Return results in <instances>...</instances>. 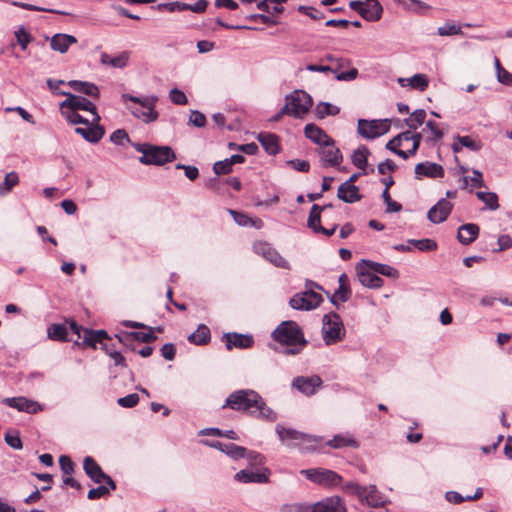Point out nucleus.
I'll return each mask as SVG.
<instances>
[{"instance_id": "nucleus-34", "label": "nucleus", "mask_w": 512, "mask_h": 512, "mask_svg": "<svg viewBox=\"0 0 512 512\" xmlns=\"http://www.w3.org/2000/svg\"><path fill=\"white\" fill-rule=\"evenodd\" d=\"M362 17L368 21H378L383 12L381 4L377 0H365Z\"/></svg>"}, {"instance_id": "nucleus-7", "label": "nucleus", "mask_w": 512, "mask_h": 512, "mask_svg": "<svg viewBox=\"0 0 512 512\" xmlns=\"http://www.w3.org/2000/svg\"><path fill=\"white\" fill-rule=\"evenodd\" d=\"M345 336V328L341 317L336 313L326 314L323 317L322 338L326 345H333Z\"/></svg>"}, {"instance_id": "nucleus-19", "label": "nucleus", "mask_w": 512, "mask_h": 512, "mask_svg": "<svg viewBox=\"0 0 512 512\" xmlns=\"http://www.w3.org/2000/svg\"><path fill=\"white\" fill-rule=\"evenodd\" d=\"M319 155L324 166H339L343 161V156L339 148L336 147L333 138L321 148H319Z\"/></svg>"}, {"instance_id": "nucleus-27", "label": "nucleus", "mask_w": 512, "mask_h": 512, "mask_svg": "<svg viewBox=\"0 0 512 512\" xmlns=\"http://www.w3.org/2000/svg\"><path fill=\"white\" fill-rule=\"evenodd\" d=\"M479 231L480 229L477 224H463L458 228L457 238L461 244L469 245L476 240Z\"/></svg>"}, {"instance_id": "nucleus-32", "label": "nucleus", "mask_w": 512, "mask_h": 512, "mask_svg": "<svg viewBox=\"0 0 512 512\" xmlns=\"http://www.w3.org/2000/svg\"><path fill=\"white\" fill-rule=\"evenodd\" d=\"M362 264L376 274H380L390 278H398L399 276L398 270L387 264H382L370 260H362Z\"/></svg>"}, {"instance_id": "nucleus-3", "label": "nucleus", "mask_w": 512, "mask_h": 512, "mask_svg": "<svg viewBox=\"0 0 512 512\" xmlns=\"http://www.w3.org/2000/svg\"><path fill=\"white\" fill-rule=\"evenodd\" d=\"M121 98L124 102L130 101L134 104L127 105V109L135 118L140 119L146 124L152 123L158 119L159 113L155 109L158 101L157 96L150 95L141 98L124 93Z\"/></svg>"}, {"instance_id": "nucleus-53", "label": "nucleus", "mask_w": 512, "mask_h": 512, "mask_svg": "<svg viewBox=\"0 0 512 512\" xmlns=\"http://www.w3.org/2000/svg\"><path fill=\"white\" fill-rule=\"evenodd\" d=\"M4 440L7 443V445H9L13 449L19 450L22 449L23 447L18 431L6 432L4 435Z\"/></svg>"}, {"instance_id": "nucleus-18", "label": "nucleus", "mask_w": 512, "mask_h": 512, "mask_svg": "<svg viewBox=\"0 0 512 512\" xmlns=\"http://www.w3.org/2000/svg\"><path fill=\"white\" fill-rule=\"evenodd\" d=\"M322 379L317 376H298L294 378L292 387L306 396H311L321 387Z\"/></svg>"}, {"instance_id": "nucleus-45", "label": "nucleus", "mask_w": 512, "mask_h": 512, "mask_svg": "<svg viewBox=\"0 0 512 512\" xmlns=\"http://www.w3.org/2000/svg\"><path fill=\"white\" fill-rule=\"evenodd\" d=\"M19 176L16 172L12 171L5 175L4 181L0 184V196H6L12 189L18 185Z\"/></svg>"}, {"instance_id": "nucleus-36", "label": "nucleus", "mask_w": 512, "mask_h": 512, "mask_svg": "<svg viewBox=\"0 0 512 512\" xmlns=\"http://www.w3.org/2000/svg\"><path fill=\"white\" fill-rule=\"evenodd\" d=\"M230 215L233 217L234 221L242 227L252 226L257 229H260L263 227V221L259 218L253 219L249 217L247 214L238 212L235 210H228Z\"/></svg>"}, {"instance_id": "nucleus-23", "label": "nucleus", "mask_w": 512, "mask_h": 512, "mask_svg": "<svg viewBox=\"0 0 512 512\" xmlns=\"http://www.w3.org/2000/svg\"><path fill=\"white\" fill-rule=\"evenodd\" d=\"M269 470L243 469L235 474V479L242 483H266L269 479Z\"/></svg>"}, {"instance_id": "nucleus-16", "label": "nucleus", "mask_w": 512, "mask_h": 512, "mask_svg": "<svg viewBox=\"0 0 512 512\" xmlns=\"http://www.w3.org/2000/svg\"><path fill=\"white\" fill-rule=\"evenodd\" d=\"M2 403L19 412H26L28 414H37L43 411V406L39 402L24 396L4 398Z\"/></svg>"}, {"instance_id": "nucleus-15", "label": "nucleus", "mask_w": 512, "mask_h": 512, "mask_svg": "<svg viewBox=\"0 0 512 512\" xmlns=\"http://www.w3.org/2000/svg\"><path fill=\"white\" fill-rule=\"evenodd\" d=\"M83 469L88 477L95 483L101 484L105 482L111 490L116 489V483L113 479L105 474L99 464L90 456L84 458Z\"/></svg>"}, {"instance_id": "nucleus-44", "label": "nucleus", "mask_w": 512, "mask_h": 512, "mask_svg": "<svg viewBox=\"0 0 512 512\" xmlns=\"http://www.w3.org/2000/svg\"><path fill=\"white\" fill-rule=\"evenodd\" d=\"M370 154V151L365 146L358 147L352 155V163L358 169L364 170L367 166V158Z\"/></svg>"}, {"instance_id": "nucleus-58", "label": "nucleus", "mask_w": 512, "mask_h": 512, "mask_svg": "<svg viewBox=\"0 0 512 512\" xmlns=\"http://www.w3.org/2000/svg\"><path fill=\"white\" fill-rule=\"evenodd\" d=\"M118 405L124 408H132L139 403V396L136 393L129 394L117 400Z\"/></svg>"}, {"instance_id": "nucleus-25", "label": "nucleus", "mask_w": 512, "mask_h": 512, "mask_svg": "<svg viewBox=\"0 0 512 512\" xmlns=\"http://www.w3.org/2000/svg\"><path fill=\"white\" fill-rule=\"evenodd\" d=\"M304 135L320 148L332 139L322 128L313 123L306 124Z\"/></svg>"}, {"instance_id": "nucleus-29", "label": "nucleus", "mask_w": 512, "mask_h": 512, "mask_svg": "<svg viewBox=\"0 0 512 512\" xmlns=\"http://www.w3.org/2000/svg\"><path fill=\"white\" fill-rule=\"evenodd\" d=\"M130 58V53L123 51L116 56H111L106 52H103L100 56V62L103 65H108L113 68L122 69L127 66Z\"/></svg>"}, {"instance_id": "nucleus-43", "label": "nucleus", "mask_w": 512, "mask_h": 512, "mask_svg": "<svg viewBox=\"0 0 512 512\" xmlns=\"http://www.w3.org/2000/svg\"><path fill=\"white\" fill-rule=\"evenodd\" d=\"M340 108L328 102H320L315 107V115L319 119H323L326 116H335L339 114Z\"/></svg>"}, {"instance_id": "nucleus-13", "label": "nucleus", "mask_w": 512, "mask_h": 512, "mask_svg": "<svg viewBox=\"0 0 512 512\" xmlns=\"http://www.w3.org/2000/svg\"><path fill=\"white\" fill-rule=\"evenodd\" d=\"M308 480L322 486H336L341 482V476L336 472L323 468H311L300 472Z\"/></svg>"}, {"instance_id": "nucleus-26", "label": "nucleus", "mask_w": 512, "mask_h": 512, "mask_svg": "<svg viewBox=\"0 0 512 512\" xmlns=\"http://www.w3.org/2000/svg\"><path fill=\"white\" fill-rule=\"evenodd\" d=\"M344 504L339 497L326 498L312 507V512H345Z\"/></svg>"}, {"instance_id": "nucleus-51", "label": "nucleus", "mask_w": 512, "mask_h": 512, "mask_svg": "<svg viewBox=\"0 0 512 512\" xmlns=\"http://www.w3.org/2000/svg\"><path fill=\"white\" fill-rule=\"evenodd\" d=\"M437 34L439 36H454L462 34V26L454 22H446L444 25L438 27Z\"/></svg>"}, {"instance_id": "nucleus-17", "label": "nucleus", "mask_w": 512, "mask_h": 512, "mask_svg": "<svg viewBox=\"0 0 512 512\" xmlns=\"http://www.w3.org/2000/svg\"><path fill=\"white\" fill-rule=\"evenodd\" d=\"M354 491L357 496L371 507H379L385 504V496L378 491L376 486H360L355 484Z\"/></svg>"}, {"instance_id": "nucleus-63", "label": "nucleus", "mask_w": 512, "mask_h": 512, "mask_svg": "<svg viewBox=\"0 0 512 512\" xmlns=\"http://www.w3.org/2000/svg\"><path fill=\"white\" fill-rule=\"evenodd\" d=\"M59 465L64 474L71 475L74 472V463L67 455L60 456Z\"/></svg>"}, {"instance_id": "nucleus-9", "label": "nucleus", "mask_w": 512, "mask_h": 512, "mask_svg": "<svg viewBox=\"0 0 512 512\" xmlns=\"http://www.w3.org/2000/svg\"><path fill=\"white\" fill-rule=\"evenodd\" d=\"M70 329L73 334L77 335L78 339L83 340V344L94 348L97 344H101L104 350V345H108L106 341H110L106 331L83 328L74 320H70Z\"/></svg>"}, {"instance_id": "nucleus-41", "label": "nucleus", "mask_w": 512, "mask_h": 512, "mask_svg": "<svg viewBox=\"0 0 512 512\" xmlns=\"http://www.w3.org/2000/svg\"><path fill=\"white\" fill-rule=\"evenodd\" d=\"M156 335L152 331V329H149L147 332H131V333H124L122 336H119L120 342H127L129 340L135 339L137 341L143 342V343H149L156 339Z\"/></svg>"}, {"instance_id": "nucleus-50", "label": "nucleus", "mask_w": 512, "mask_h": 512, "mask_svg": "<svg viewBox=\"0 0 512 512\" xmlns=\"http://www.w3.org/2000/svg\"><path fill=\"white\" fill-rule=\"evenodd\" d=\"M477 198L482 201L490 210H497L499 208L498 196L494 192H476Z\"/></svg>"}, {"instance_id": "nucleus-8", "label": "nucleus", "mask_w": 512, "mask_h": 512, "mask_svg": "<svg viewBox=\"0 0 512 512\" xmlns=\"http://www.w3.org/2000/svg\"><path fill=\"white\" fill-rule=\"evenodd\" d=\"M203 443L212 448L220 450L221 452L225 453L234 460H238L245 457L259 463H261L263 460V456H261L260 454L253 451L248 452L246 448L238 446L234 443H222L220 441L208 440L203 441Z\"/></svg>"}, {"instance_id": "nucleus-14", "label": "nucleus", "mask_w": 512, "mask_h": 512, "mask_svg": "<svg viewBox=\"0 0 512 512\" xmlns=\"http://www.w3.org/2000/svg\"><path fill=\"white\" fill-rule=\"evenodd\" d=\"M322 301L323 298L320 294L308 290L294 295L289 303L296 310H312L317 308Z\"/></svg>"}, {"instance_id": "nucleus-2", "label": "nucleus", "mask_w": 512, "mask_h": 512, "mask_svg": "<svg viewBox=\"0 0 512 512\" xmlns=\"http://www.w3.org/2000/svg\"><path fill=\"white\" fill-rule=\"evenodd\" d=\"M272 338L279 344L287 346L284 350L287 355H297L307 345L300 326L294 321L280 323L272 332Z\"/></svg>"}, {"instance_id": "nucleus-24", "label": "nucleus", "mask_w": 512, "mask_h": 512, "mask_svg": "<svg viewBox=\"0 0 512 512\" xmlns=\"http://www.w3.org/2000/svg\"><path fill=\"white\" fill-rule=\"evenodd\" d=\"M415 176L417 179L423 177L441 178L444 176V169L441 165L434 162H421L415 166Z\"/></svg>"}, {"instance_id": "nucleus-5", "label": "nucleus", "mask_w": 512, "mask_h": 512, "mask_svg": "<svg viewBox=\"0 0 512 512\" xmlns=\"http://www.w3.org/2000/svg\"><path fill=\"white\" fill-rule=\"evenodd\" d=\"M285 99L286 103L282 107V113L295 118H302L307 114L313 103L311 96L302 90L293 91Z\"/></svg>"}, {"instance_id": "nucleus-4", "label": "nucleus", "mask_w": 512, "mask_h": 512, "mask_svg": "<svg viewBox=\"0 0 512 512\" xmlns=\"http://www.w3.org/2000/svg\"><path fill=\"white\" fill-rule=\"evenodd\" d=\"M133 148L142 153L139 161L145 165H163L175 159V153L168 146H155L148 143H132Z\"/></svg>"}, {"instance_id": "nucleus-48", "label": "nucleus", "mask_w": 512, "mask_h": 512, "mask_svg": "<svg viewBox=\"0 0 512 512\" xmlns=\"http://www.w3.org/2000/svg\"><path fill=\"white\" fill-rule=\"evenodd\" d=\"M425 118L426 111L424 109H417L410 115L409 118L405 119L404 122L409 127V129L416 130L425 122Z\"/></svg>"}, {"instance_id": "nucleus-47", "label": "nucleus", "mask_w": 512, "mask_h": 512, "mask_svg": "<svg viewBox=\"0 0 512 512\" xmlns=\"http://www.w3.org/2000/svg\"><path fill=\"white\" fill-rule=\"evenodd\" d=\"M423 134H426V139L428 141H437L443 137L442 130L438 127L437 123L429 120L426 122L425 127L422 130Z\"/></svg>"}, {"instance_id": "nucleus-1", "label": "nucleus", "mask_w": 512, "mask_h": 512, "mask_svg": "<svg viewBox=\"0 0 512 512\" xmlns=\"http://www.w3.org/2000/svg\"><path fill=\"white\" fill-rule=\"evenodd\" d=\"M228 407L235 411L248 413L250 416L275 421L277 414L268 407L262 396L251 389H240L231 393L225 401L223 408Z\"/></svg>"}, {"instance_id": "nucleus-54", "label": "nucleus", "mask_w": 512, "mask_h": 512, "mask_svg": "<svg viewBox=\"0 0 512 512\" xmlns=\"http://www.w3.org/2000/svg\"><path fill=\"white\" fill-rule=\"evenodd\" d=\"M409 243L414 245L420 251H433L437 248V244L434 240L431 239H422V240H409Z\"/></svg>"}, {"instance_id": "nucleus-11", "label": "nucleus", "mask_w": 512, "mask_h": 512, "mask_svg": "<svg viewBox=\"0 0 512 512\" xmlns=\"http://www.w3.org/2000/svg\"><path fill=\"white\" fill-rule=\"evenodd\" d=\"M390 130V122L384 120H358V133L366 139H375L386 134Z\"/></svg>"}, {"instance_id": "nucleus-52", "label": "nucleus", "mask_w": 512, "mask_h": 512, "mask_svg": "<svg viewBox=\"0 0 512 512\" xmlns=\"http://www.w3.org/2000/svg\"><path fill=\"white\" fill-rule=\"evenodd\" d=\"M61 114L65 117V119L70 122L71 124H85L88 125L89 121L88 119L83 118L78 111L70 110V109H64V111H61Z\"/></svg>"}, {"instance_id": "nucleus-20", "label": "nucleus", "mask_w": 512, "mask_h": 512, "mask_svg": "<svg viewBox=\"0 0 512 512\" xmlns=\"http://www.w3.org/2000/svg\"><path fill=\"white\" fill-rule=\"evenodd\" d=\"M453 209V204L445 198H441L434 206H432L428 213L427 218L434 224L444 222L450 215Z\"/></svg>"}, {"instance_id": "nucleus-37", "label": "nucleus", "mask_w": 512, "mask_h": 512, "mask_svg": "<svg viewBox=\"0 0 512 512\" xmlns=\"http://www.w3.org/2000/svg\"><path fill=\"white\" fill-rule=\"evenodd\" d=\"M258 141L265 151L270 155H276L279 152L278 137L272 133H260Z\"/></svg>"}, {"instance_id": "nucleus-33", "label": "nucleus", "mask_w": 512, "mask_h": 512, "mask_svg": "<svg viewBox=\"0 0 512 512\" xmlns=\"http://www.w3.org/2000/svg\"><path fill=\"white\" fill-rule=\"evenodd\" d=\"M358 269V278L360 283L368 288H380L383 286L384 281L373 271Z\"/></svg>"}, {"instance_id": "nucleus-55", "label": "nucleus", "mask_w": 512, "mask_h": 512, "mask_svg": "<svg viewBox=\"0 0 512 512\" xmlns=\"http://www.w3.org/2000/svg\"><path fill=\"white\" fill-rule=\"evenodd\" d=\"M110 141L115 145H124L130 143V138L124 129H117L110 135Z\"/></svg>"}, {"instance_id": "nucleus-35", "label": "nucleus", "mask_w": 512, "mask_h": 512, "mask_svg": "<svg viewBox=\"0 0 512 512\" xmlns=\"http://www.w3.org/2000/svg\"><path fill=\"white\" fill-rule=\"evenodd\" d=\"M68 86L71 87L76 92L85 94V95L93 97V98H99V95H100L99 88L93 83L72 80V81L68 82Z\"/></svg>"}, {"instance_id": "nucleus-64", "label": "nucleus", "mask_w": 512, "mask_h": 512, "mask_svg": "<svg viewBox=\"0 0 512 512\" xmlns=\"http://www.w3.org/2000/svg\"><path fill=\"white\" fill-rule=\"evenodd\" d=\"M297 10L300 13H303V14L309 16L310 18H312L314 20H318V19H323L324 18V14L321 11H319L316 8H313V7L300 5L297 8Z\"/></svg>"}, {"instance_id": "nucleus-40", "label": "nucleus", "mask_w": 512, "mask_h": 512, "mask_svg": "<svg viewBox=\"0 0 512 512\" xmlns=\"http://www.w3.org/2000/svg\"><path fill=\"white\" fill-rule=\"evenodd\" d=\"M327 445L339 449L343 447L357 448L358 442L349 434H338L335 435L331 440L327 442Z\"/></svg>"}, {"instance_id": "nucleus-22", "label": "nucleus", "mask_w": 512, "mask_h": 512, "mask_svg": "<svg viewBox=\"0 0 512 512\" xmlns=\"http://www.w3.org/2000/svg\"><path fill=\"white\" fill-rule=\"evenodd\" d=\"M223 337L225 339L227 350H232L233 348L247 349L250 348L254 343L252 335L249 334H239L232 332L225 333Z\"/></svg>"}, {"instance_id": "nucleus-46", "label": "nucleus", "mask_w": 512, "mask_h": 512, "mask_svg": "<svg viewBox=\"0 0 512 512\" xmlns=\"http://www.w3.org/2000/svg\"><path fill=\"white\" fill-rule=\"evenodd\" d=\"M462 182H463V184H462L463 189L468 188L469 183H470L471 190L473 188H481V187L485 186V182L483 180L482 173L477 169L472 170V176L470 178L467 176H463Z\"/></svg>"}, {"instance_id": "nucleus-38", "label": "nucleus", "mask_w": 512, "mask_h": 512, "mask_svg": "<svg viewBox=\"0 0 512 512\" xmlns=\"http://www.w3.org/2000/svg\"><path fill=\"white\" fill-rule=\"evenodd\" d=\"M69 330L66 324H51L47 328L48 338L54 341H69Z\"/></svg>"}, {"instance_id": "nucleus-57", "label": "nucleus", "mask_w": 512, "mask_h": 512, "mask_svg": "<svg viewBox=\"0 0 512 512\" xmlns=\"http://www.w3.org/2000/svg\"><path fill=\"white\" fill-rule=\"evenodd\" d=\"M351 291L349 286H339L335 291L333 297L331 298V302L336 305V299L341 302H346L350 298Z\"/></svg>"}, {"instance_id": "nucleus-59", "label": "nucleus", "mask_w": 512, "mask_h": 512, "mask_svg": "<svg viewBox=\"0 0 512 512\" xmlns=\"http://www.w3.org/2000/svg\"><path fill=\"white\" fill-rule=\"evenodd\" d=\"M110 487L107 485H100L96 488H92L89 490L88 492V495L87 497L90 499V500H95V499H99V498H102L106 495H108L110 493Z\"/></svg>"}, {"instance_id": "nucleus-6", "label": "nucleus", "mask_w": 512, "mask_h": 512, "mask_svg": "<svg viewBox=\"0 0 512 512\" xmlns=\"http://www.w3.org/2000/svg\"><path fill=\"white\" fill-rule=\"evenodd\" d=\"M276 432L282 443L291 448H299L302 451L313 448V443L316 441L311 435L304 434L292 428H285L280 424L276 426Z\"/></svg>"}, {"instance_id": "nucleus-30", "label": "nucleus", "mask_w": 512, "mask_h": 512, "mask_svg": "<svg viewBox=\"0 0 512 512\" xmlns=\"http://www.w3.org/2000/svg\"><path fill=\"white\" fill-rule=\"evenodd\" d=\"M337 196L345 203H354L361 199L359 188L354 184L342 183L337 191Z\"/></svg>"}, {"instance_id": "nucleus-10", "label": "nucleus", "mask_w": 512, "mask_h": 512, "mask_svg": "<svg viewBox=\"0 0 512 512\" xmlns=\"http://www.w3.org/2000/svg\"><path fill=\"white\" fill-rule=\"evenodd\" d=\"M60 94L66 97V99L60 103V111H64V109L88 111L92 114L94 122H100L101 118L97 112L96 106L90 100L70 92L61 91Z\"/></svg>"}, {"instance_id": "nucleus-21", "label": "nucleus", "mask_w": 512, "mask_h": 512, "mask_svg": "<svg viewBox=\"0 0 512 512\" xmlns=\"http://www.w3.org/2000/svg\"><path fill=\"white\" fill-rule=\"evenodd\" d=\"M75 133L81 135L90 143H97L104 136L105 130L99 122H94L92 119L86 127H76Z\"/></svg>"}, {"instance_id": "nucleus-56", "label": "nucleus", "mask_w": 512, "mask_h": 512, "mask_svg": "<svg viewBox=\"0 0 512 512\" xmlns=\"http://www.w3.org/2000/svg\"><path fill=\"white\" fill-rule=\"evenodd\" d=\"M382 198L386 204V212L392 213L401 211L402 205L391 199L389 191H387V189H384L382 193Z\"/></svg>"}, {"instance_id": "nucleus-62", "label": "nucleus", "mask_w": 512, "mask_h": 512, "mask_svg": "<svg viewBox=\"0 0 512 512\" xmlns=\"http://www.w3.org/2000/svg\"><path fill=\"white\" fill-rule=\"evenodd\" d=\"M15 37L17 39V43L21 46V49L25 51L31 41L30 34L24 28H20L15 32Z\"/></svg>"}, {"instance_id": "nucleus-39", "label": "nucleus", "mask_w": 512, "mask_h": 512, "mask_svg": "<svg viewBox=\"0 0 512 512\" xmlns=\"http://www.w3.org/2000/svg\"><path fill=\"white\" fill-rule=\"evenodd\" d=\"M210 338V329L206 325L200 324L197 330L188 336V341L195 345H205L210 341Z\"/></svg>"}, {"instance_id": "nucleus-60", "label": "nucleus", "mask_w": 512, "mask_h": 512, "mask_svg": "<svg viewBox=\"0 0 512 512\" xmlns=\"http://www.w3.org/2000/svg\"><path fill=\"white\" fill-rule=\"evenodd\" d=\"M169 98L176 105H186L188 103L185 93L177 88L169 92Z\"/></svg>"}, {"instance_id": "nucleus-61", "label": "nucleus", "mask_w": 512, "mask_h": 512, "mask_svg": "<svg viewBox=\"0 0 512 512\" xmlns=\"http://www.w3.org/2000/svg\"><path fill=\"white\" fill-rule=\"evenodd\" d=\"M189 124H192L198 128H202L206 125V117L198 110H193L189 116Z\"/></svg>"}, {"instance_id": "nucleus-42", "label": "nucleus", "mask_w": 512, "mask_h": 512, "mask_svg": "<svg viewBox=\"0 0 512 512\" xmlns=\"http://www.w3.org/2000/svg\"><path fill=\"white\" fill-rule=\"evenodd\" d=\"M330 207H332L331 204L325 205L323 207H320L317 204L312 205L307 222L308 227L317 233L318 227L321 226V211Z\"/></svg>"}, {"instance_id": "nucleus-31", "label": "nucleus", "mask_w": 512, "mask_h": 512, "mask_svg": "<svg viewBox=\"0 0 512 512\" xmlns=\"http://www.w3.org/2000/svg\"><path fill=\"white\" fill-rule=\"evenodd\" d=\"M398 83L402 87L409 86L412 89H416L420 92H423L427 89L429 85V78L425 74H415L410 78H399Z\"/></svg>"}, {"instance_id": "nucleus-28", "label": "nucleus", "mask_w": 512, "mask_h": 512, "mask_svg": "<svg viewBox=\"0 0 512 512\" xmlns=\"http://www.w3.org/2000/svg\"><path fill=\"white\" fill-rule=\"evenodd\" d=\"M77 43L76 37L69 34H55L50 40L51 49L60 53H66L71 45Z\"/></svg>"}, {"instance_id": "nucleus-49", "label": "nucleus", "mask_w": 512, "mask_h": 512, "mask_svg": "<svg viewBox=\"0 0 512 512\" xmlns=\"http://www.w3.org/2000/svg\"><path fill=\"white\" fill-rule=\"evenodd\" d=\"M454 140L458 141L463 147L474 152L479 151L483 146L480 139L474 138L472 136L456 135Z\"/></svg>"}, {"instance_id": "nucleus-12", "label": "nucleus", "mask_w": 512, "mask_h": 512, "mask_svg": "<svg viewBox=\"0 0 512 512\" xmlns=\"http://www.w3.org/2000/svg\"><path fill=\"white\" fill-rule=\"evenodd\" d=\"M253 250L272 265L282 269H290L289 262L269 243L258 241L253 244Z\"/></svg>"}]
</instances>
